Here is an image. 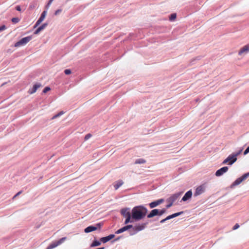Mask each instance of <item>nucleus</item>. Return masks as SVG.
I'll list each match as a JSON object with an SVG mask.
<instances>
[{
  "label": "nucleus",
  "instance_id": "9b49d317",
  "mask_svg": "<svg viewBox=\"0 0 249 249\" xmlns=\"http://www.w3.org/2000/svg\"><path fill=\"white\" fill-rule=\"evenodd\" d=\"M228 167L227 166H224L219 169H218L215 173V176L217 177H219L226 172H227L228 170Z\"/></svg>",
  "mask_w": 249,
  "mask_h": 249
},
{
  "label": "nucleus",
  "instance_id": "39448f33",
  "mask_svg": "<svg viewBox=\"0 0 249 249\" xmlns=\"http://www.w3.org/2000/svg\"><path fill=\"white\" fill-rule=\"evenodd\" d=\"M67 239V237H64L57 241H55L51 244L46 249H53L58 246L61 245Z\"/></svg>",
  "mask_w": 249,
  "mask_h": 249
},
{
  "label": "nucleus",
  "instance_id": "c85d7f7f",
  "mask_svg": "<svg viewBox=\"0 0 249 249\" xmlns=\"http://www.w3.org/2000/svg\"><path fill=\"white\" fill-rule=\"evenodd\" d=\"M64 72L66 74L68 75L71 73V71L70 69H66L64 71Z\"/></svg>",
  "mask_w": 249,
  "mask_h": 249
},
{
  "label": "nucleus",
  "instance_id": "4c0bfd02",
  "mask_svg": "<svg viewBox=\"0 0 249 249\" xmlns=\"http://www.w3.org/2000/svg\"><path fill=\"white\" fill-rule=\"evenodd\" d=\"M16 9L18 11H21V8L20 7V6L19 5H18L16 7Z\"/></svg>",
  "mask_w": 249,
  "mask_h": 249
},
{
  "label": "nucleus",
  "instance_id": "473e14b6",
  "mask_svg": "<svg viewBox=\"0 0 249 249\" xmlns=\"http://www.w3.org/2000/svg\"><path fill=\"white\" fill-rule=\"evenodd\" d=\"M6 29V26L5 25H2L0 26V32H1L4 30Z\"/></svg>",
  "mask_w": 249,
  "mask_h": 249
},
{
  "label": "nucleus",
  "instance_id": "1a4fd4ad",
  "mask_svg": "<svg viewBox=\"0 0 249 249\" xmlns=\"http://www.w3.org/2000/svg\"><path fill=\"white\" fill-rule=\"evenodd\" d=\"M146 224L147 223H142L141 224L136 225L133 228V231L135 232L142 231L145 228Z\"/></svg>",
  "mask_w": 249,
  "mask_h": 249
},
{
  "label": "nucleus",
  "instance_id": "79ce46f5",
  "mask_svg": "<svg viewBox=\"0 0 249 249\" xmlns=\"http://www.w3.org/2000/svg\"><path fill=\"white\" fill-rule=\"evenodd\" d=\"M58 114H60V116H61V115L64 114V112L63 111H61L59 113H58Z\"/></svg>",
  "mask_w": 249,
  "mask_h": 249
},
{
  "label": "nucleus",
  "instance_id": "20e7f679",
  "mask_svg": "<svg viewBox=\"0 0 249 249\" xmlns=\"http://www.w3.org/2000/svg\"><path fill=\"white\" fill-rule=\"evenodd\" d=\"M32 37L31 36L23 37L15 44V47H19L21 46L25 45L28 42H29L32 39Z\"/></svg>",
  "mask_w": 249,
  "mask_h": 249
},
{
  "label": "nucleus",
  "instance_id": "72a5a7b5",
  "mask_svg": "<svg viewBox=\"0 0 249 249\" xmlns=\"http://www.w3.org/2000/svg\"><path fill=\"white\" fill-rule=\"evenodd\" d=\"M249 152V146L244 152V155H246Z\"/></svg>",
  "mask_w": 249,
  "mask_h": 249
},
{
  "label": "nucleus",
  "instance_id": "423d86ee",
  "mask_svg": "<svg viewBox=\"0 0 249 249\" xmlns=\"http://www.w3.org/2000/svg\"><path fill=\"white\" fill-rule=\"evenodd\" d=\"M249 177V172L245 174L242 177L237 178L232 183L233 186H236L240 184L243 181Z\"/></svg>",
  "mask_w": 249,
  "mask_h": 249
},
{
  "label": "nucleus",
  "instance_id": "a19ab883",
  "mask_svg": "<svg viewBox=\"0 0 249 249\" xmlns=\"http://www.w3.org/2000/svg\"><path fill=\"white\" fill-rule=\"evenodd\" d=\"M96 226H97V227H98L99 228H100V227H101V226H102V224H101V223H98V224L96 225Z\"/></svg>",
  "mask_w": 249,
  "mask_h": 249
},
{
  "label": "nucleus",
  "instance_id": "f257e3e1",
  "mask_svg": "<svg viewBox=\"0 0 249 249\" xmlns=\"http://www.w3.org/2000/svg\"><path fill=\"white\" fill-rule=\"evenodd\" d=\"M147 211V208L142 205L134 207L131 211L132 219L135 221L141 220L146 216Z\"/></svg>",
  "mask_w": 249,
  "mask_h": 249
},
{
  "label": "nucleus",
  "instance_id": "0eeeda50",
  "mask_svg": "<svg viewBox=\"0 0 249 249\" xmlns=\"http://www.w3.org/2000/svg\"><path fill=\"white\" fill-rule=\"evenodd\" d=\"M205 191V186L204 184L198 186L194 193V196H196L203 194Z\"/></svg>",
  "mask_w": 249,
  "mask_h": 249
},
{
  "label": "nucleus",
  "instance_id": "412c9836",
  "mask_svg": "<svg viewBox=\"0 0 249 249\" xmlns=\"http://www.w3.org/2000/svg\"><path fill=\"white\" fill-rule=\"evenodd\" d=\"M47 25V23H44L38 27L35 32V34H38L40 31L43 30Z\"/></svg>",
  "mask_w": 249,
  "mask_h": 249
},
{
  "label": "nucleus",
  "instance_id": "dca6fc26",
  "mask_svg": "<svg viewBox=\"0 0 249 249\" xmlns=\"http://www.w3.org/2000/svg\"><path fill=\"white\" fill-rule=\"evenodd\" d=\"M115 237L114 234H110L106 237H102L100 239V241L103 243H106Z\"/></svg>",
  "mask_w": 249,
  "mask_h": 249
},
{
  "label": "nucleus",
  "instance_id": "f704fd0d",
  "mask_svg": "<svg viewBox=\"0 0 249 249\" xmlns=\"http://www.w3.org/2000/svg\"><path fill=\"white\" fill-rule=\"evenodd\" d=\"M168 204L166 205V208H169L170 207H171L173 203H171V202H167Z\"/></svg>",
  "mask_w": 249,
  "mask_h": 249
},
{
  "label": "nucleus",
  "instance_id": "f8f14e48",
  "mask_svg": "<svg viewBox=\"0 0 249 249\" xmlns=\"http://www.w3.org/2000/svg\"><path fill=\"white\" fill-rule=\"evenodd\" d=\"M46 14H47L46 11H44L42 13L40 17L38 19V20L36 21V22L34 26L35 28L36 27L42 22V21L44 19V18L46 16Z\"/></svg>",
  "mask_w": 249,
  "mask_h": 249
},
{
  "label": "nucleus",
  "instance_id": "c9c22d12",
  "mask_svg": "<svg viewBox=\"0 0 249 249\" xmlns=\"http://www.w3.org/2000/svg\"><path fill=\"white\" fill-rule=\"evenodd\" d=\"M53 0H50L46 6L47 8H48V7L50 6V5L51 4L52 2L53 1Z\"/></svg>",
  "mask_w": 249,
  "mask_h": 249
},
{
  "label": "nucleus",
  "instance_id": "7c9ffc66",
  "mask_svg": "<svg viewBox=\"0 0 249 249\" xmlns=\"http://www.w3.org/2000/svg\"><path fill=\"white\" fill-rule=\"evenodd\" d=\"M240 227L239 225L238 224H236L233 227L232 230H235L237 229Z\"/></svg>",
  "mask_w": 249,
  "mask_h": 249
},
{
  "label": "nucleus",
  "instance_id": "cd10ccee",
  "mask_svg": "<svg viewBox=\"0 0 249 249\" xmlns=\"http://www.w3.org/2000/svg\"><path fill=\"white\" fill-rule=\"evenodd\" d=\"M50 90H51V89L49 87H46L43 89V93H45Z\"/></svg>",
  "mask_w": 249,
  "mask_h": 249
},
{
  "label": "nucleus",
  "instance_id": "2eb2a0df",
  "mask_svg": "<svg viewBox=\"0 0 249 249\" xmlns=\"http://www.w3.org/2000/svg\"><path fill=\"white\" fill-rule=\"evenodd\" d=\"M192 196V192L191 190H189L187 192L183 197L182 198V201H186V200L191 198Z\"/></svg>",
  "mask_w": 249,
  "mask_h": 249
},
{
  "label": "nucleus",
  "instance_id": "e433bc0d",
  "mask_svg": "<svg viewBox=\"0 0 249 249\" xmlns=\"http://www.w3.org/2000/svg\"><path fill=\"white\" fill-rule=\"evenodd\" d=\"M22 192L21 191H19L18 192L16 195H15L14 197H13V199L15 198V197H16L17 196H19L20 194H21Z\"/></svg>",
  "mask_w": 249,
  "mask_h": 249
},
{
  "label": "nucleus",
  "instance_id": "aec40b11",
  "mask_svg": "<svg viewBox=\"0 0 249 249\" xmlns=\"http://www.w3.org/2000/svg\"><path fill=\"white\" fill-rule=\"evenodd\" d=\"M124 183V182L122 180H118L114 182V187L115 190H117L120 186H121Z\"/></svg>",
  "mask_w": 249,
  "mask_h": 249
},
{
  "label": "nucleus",
  "instance_id": "37998d69",
  "mask_svg": "<svg viewBox=\"0 0 249 249\" xmlns=\"http://www.w3.org/2000/svg\"><path fill=\"white\" fill-rule=\"evenodd\" d=\"M105 249V248L103 247V248H98V249Z\"/></svg>",
  "mask_w": 249,
  "mask_h": 249
},
{
  "label": "nucleus",
  "instance_id": "b1692460",
  "mask_svg": "<svg viewBox=\"0 0 249 249\" xmlns=\"http://www.w3.org/2000/svg\"><path fill=\"white\" fill-rule=\"evenodd\" d=\"M100 245H101L100 242L97 241V240H95L92 242V243L91 245V247H93L98 246Z\"/></svg>",
  "mask_w": 249,
  "mask_h": 249
},
{
  "label": "nucleus",
  "instance_id": "bb28decb",
  "mask_svg": "<svg viewBox=\"0 0 249 249\" xmlns=\"http://www.w3.org/2000/svg\"><path fill=\"white\" fill-rule=\"evenodd\" d=\"M166 212V210L165 209H163L162 210H159V213L158 214V215H162L163 213H165V212Z\"/></svg>",
  "mask_w": 249,
  "mask_h": 249
},
{
  "label": "nucleus",
  "instance_id": "f3484780",
  "mask_svg": "<svg viewBox=\"0 0 249 249\" xmlns=\"http://www.w3.org/2000/svg\"><path fill=\"white\" fill-rule=\"evenodd\" d=\"M159 213V210L154 209L152 210L150 213L147 215V217L149 218H152L156 215H158Z\"/></svg>",
  "mask_w": 249,
  "mask_h": 249
},
{
  "label": "nucleus",
  "instance_id": "9d476101",
  "mask_svg": "<svg viewBox=\"0 0 249 249\" xmlns=\"http://www.w3.org/2000/svg\"><path fill=\"white\" fill-rule=\"evenodd\" d=\"M183 213V212H178V213H174L173 214H171L170 215H169L167 217H166L165 218L161 220L160 221V222L161 223H163L165 221H166V220H169L170 219L173 218H174L175 217H177V216H178L180 215V214Z\"/></svg>",
  "mask_w": 249,
  "mask_h": 249
},
{
  "label": "nucleus",
  "instance_id": "2f4dec72",
  "mask_svg": "<svg viewBox=\"0 0 249 249\" xmlns=\"http://www.w3.org/2000/svg\"><path fill=\"white\" fill-rule=\"evenodd\" d=\"M61 11H62V10H61V9H58V10H57L55 12V13H54V15H55V16H56V15H58L60 13H61Z\"/></svg>",
  "mask_w": 249,
  "mask_h": 249
},
{
  "label": "nucleus",
  "instance_id": "4468645a",
  "mask_svg": "<svg viewBox=\"0 0 249 249\" xmlns=\"http://www.w3.org/2000/svg\"><path fill=\"white\" fill-rule=\"evenodd\" d=\"M249 52V44L243 46L239 51L238 54L241 55L243 53H247Z\"/></svg>",
  "mask_w": 249,
  "mask_h": 249
},
{
  "label": "nucleus",
  "instance_id": "ddd939ff",
  "mask_svg": "<svg viewBox=\"0 0 249 249\" xmlns=\"http://www.w3.org/2000/svg\"><path fill=\"white\" fill-rule=\"evenodd\" d=\"M164 201L163 199H160L159 200H157L156 201L152 202L149 204V206L150 208H153L156 207V206L159 205L160 204H161Z\"/></svg>",
  "mask_w": 249,
  "mask_h": 249
},
{
  "label": "nucleus",
  "instance_id": "4be33fe9",
  "mask_svg": "<svg viewBox=\"0 0 249 249\" xmlns=\"http://www.w3.org/2000/svg\"><path fill=\"white\" fill-rule=\"evenodd\" d=\"M127 230V228H126V226L119 229L118 230H117L116 232H115V233L116 234H119V233H122L124 231H126Z\"/></svg>",
  "mask_w": 249,
  "mask_h": 249
},
{
  "label": "nucleus",
  "instance_id": "7ed1b4c3",
  "mask_svg": "<svg viewBox=\"0 0 249 249\" xmlns=\"http://www.w3.org/2000/svg\"><path fill=\"white\" fill-rule=\"evenodd\" d=\"M121 213L124 217H125V220L124 221L125 224L133 222V220H131L132 218V214L129 212L128 208L122 209L121 211Z\"/></svg>",
  "mask_w": 249,
  "mask_h": 249
},
{
  "label": "nucleus",
  "instance_id": "6e6552de",
  "mask_svg": "<svg viewBox=\"0 0 249 249\" xmlns=\"http://www.w3.org/2000/svg\"><path fill=\"white\" fill-rule=\"evenodd\" d=\"M181 193H180L173 194L171 196H170L168 199H167L166 202L174 203V202H175L179 197Z\"/></svg>",
  "mask_w": 249,
  "mask_h": 249
},
{
  "label": "nucleus",
  "instance_id": "5701e85b",
  "mask_svg": "<svg viewBox=\"0 0 249 249\" xmlns=\"http://www.w3.org/2000/svg\"><path fill=\"white\" fill-rule=\"evenodd\" d=\"M146 162V160L143 159H139L136 160L135 164H143Z\"/></svg>",
  "mask_w": 249,
  "mask_h": 249
},
{
  "label": "nucleus",
  "instance_id": "ea45409f",
  "mask_svg": "<svg viewBox=\"0 0 249 249\" xmlns=\"http://www.w3.org/2000/svg\"><path fill=\"white\" fill-rule=\"evenodd\" d=\"M59 116H60V114H59L58 113V114H57L55 115L54 116H53V118H52V119H55V118H57V117H59Z\"/></svg>",
  "mask_w": 249,
  "mask_h": 249
},
{
  "label": "nucleus",
  "instance_id": "6ab92c4d",
  "mask_svg": "<svg viewBox=\"0 0 249 249\" xmlns=\"http://www.w3.org/2000/svg\"><path fill=\"white\" fill-rule=\"evenodd\" d=\"M97 227L90 226L85 229L84 231L86 233L90 232L97 229Z\"/></svg>",
  "mask_w": 249,
  "mask_h": 249
},
{
  "label": "nucleus",
  "instance_id": "c756f323",
  "mask_svg": "<svg viewBox=\"0 0 249 249\" xmlns=\"http://www.w3.org/2000/svg\"><path fill=\"white\" fill-rule=\"evenodd\" d=\"M92 136L91 134H87L85 137V140H88Z\"/></svg>",
  "mask_w": 249,
  "mask_h": 249
},
{
  "label": "nucleus",
  "instance_id": "a878e982",
  "mask_svg": "<svg viewBox=\"0 0 249 249\" xmlns=\"http://www.w3.org/2000/svg\"><path fill=\"white\" fill-rule=\"evenodd\" d=\"M19 21V19L18 18H13L12 19V21L13 22V23H18V22Z\"/></svg>",
  "mask_w": 249,
  "mask_h": 249
},
{
  "label": "nucleus",
  "instance_id": "58836bf2",
  "mask_svg": "<svg viewBox=\"0 0 249 249\" xmlns=\"http://www.w3.org/2000/svg\"><path fill=\"white\" fill-rule=\"evenodd\" d=\"M126 228H127V230H128L130 228H132L134 227L132 225H127L126 226Z\"/></svg>",
  "mask_w": 249,
  "mask_h": 249
},
{
  "label": "nucleus",
  "instance_id": "a211bd4d",
  "mask_svg": "<svg viewBox=\"0 0 249 249\" xmlns=\"http://www.w3.org/2000/svg\"><path fill=\"white\" fill-rule=\"evenodd\" d=\"M41 85L40 84H35L34 85L32 89H30L28 91V93L30 94H32L34 93H35L37 89L38 88H39Z\"/></svg>",
  "mask_w": 249,
  "mask_h": 249
},
{
  "label": "nucleus",
  "instance_id": "393cba45",
  "mask_svg": "<svg viewBox=\"0 0 249 249\" xmlns=\"http://www.w3.org/2000/svg\"><path fill=\"white\" fill-rule=\"evenodd\" d=\"M176 14H172L170 15L169 19L170 20H174L176 18Z\"/></svg>",
  "mask_w": 249,
  "mask_h": 249
},
{
  "label": "nucleus",
  "instance_id": "f03ea898",
  "mask_svg": "<svg viewBox=\"0 0 249 249\" xmlns=\"http://www.w3.org/2000/svg\"><path fill=\"white\" fill-rule=\"evenodd\" d=\"M242 151V150L236 152L235 153H232V154L230 155L223 162V164H225L227 163L229 165H232L233 163H234L237 160V157L239 155Z\"/></svg>",
  "mask_w": 249,
  "mask_h": 249
}]
</instances>
